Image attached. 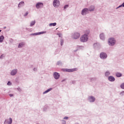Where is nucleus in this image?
<instances>
[{"label": "nucleus", "instance_id": "f257e3e1", "mask_svg": "<svg viewBox=\"0 0 124 124\" xmlns=\"http://www.w3.org/2000/svg\"><path fill=\"white\" fill-rule=\"evenodd\" d=\"M89 11H93V10H94V7L92 6L89 8V10L87 8L84 9L81 13L82 15H86V14H88V13H89Z\"/></svg>", "mask_w": 124, "mask_h": 124}, {"label": "nucleus", "instance_id": "f03ea898", "mask_svg": "<svg viewBox=\"0 0 124 124\" xmlns=\"http://www.w3.org/2000/svg\"><path fill=\"white\" fill-rule=\"evenodd\" d=\"M88 39H89V36L87 34L81 36L80 38L81 42H86V41H88Z\"/></svg>", "mask_w": 124, "mask_h": 124}, {"label": "nucleus", "instance_id": "7ed1b4c3", "mask_svg": "<svg viewBox=\"0 0 124 124\" xmlns=\"http://www.w3.org/2000/svg\"><path fill=\"white\" fill-rule=\"evenodd\" d=\"M108 43L110 46H113V45H114L115 43H116V41L114 38H111L109 39H108Z\"/></svg>", "mask_w": 124, "mask_h": 124}, {"label": "nucleus", "instance_id": "20e7f679", "mask_svg": "<svg viewBox=\"0 0 124 124\" xmlns=\"http://www.w3.org/2000/svg\"><path fill=\"white\" fill-rule=\"evenodd\" d=\"M78 69L77 68L74 69H64L63 71L65 72H73L74 71H77Z\"/></svg>", "mask_w": 124, "mask_h": 124}, {"label": "nucleus", "instance_id": "39448f33", "mask_svg": "<svg viewBox=\"0 0 124 124\" xmlns=\"http://www.w3.org/2000/svg\"><path fill=\"white\" fill-rule=\"evenodd\" d=\"M53 3L54 7H58V6H60V4H61L59 0H54Z\"/></svg>", "mask_w": 124, "mask_h": 124}, {"label": "nucleus", "instance_id": "423d86ee", "mask_svg": "<svg viewBox=\"0 0 124 124\" xmlns=\"http://www.w3.org/2000/svg\"><path fill=\"white\" fill-rule=\"evenodd\" d=\"M100 58L103 59H106L107 58V54L104 52H102L100 54Z\"/></svg>", "mask_w": 124, "mask_h": 124}, {"label": "nucleus", "instance_id": "0eeeda50", "mask_svg": "<svg viewBox=\"0 0 124 124\" xmlns=\"http://www.w3.org/2000/svg\"><path fill=\"white\" fill-rule=\"evenodd\" d=\"M43 3L41 2H38L36 4V7L37 9L42 8L43 7Z\"/></svg>", "mask_w": 124, "mask_h": 124}, {"label": "nucleus", "instance_id": "6e6552de", "mask_svg": "<svg viewBox=\"0 0 124 124\" xmlns=\"http://www.w3.org/2000/svg\"><path fill=\"white\" fill-rule=\"evenodd\" d=\"M73 37L74 39H77L80 37V33L76 32L74 33L73 35Z\"/></svg>", "mask_w": 124, "mask_h": 124}, {"label": "nucleus", "instance_id": "1a4fd4ad", "mask_svg": "<svg viewBox=\"0 0 124 124\" xmlns=\"http://www.w3.org/2000/svg\"><path fill=\"white\" fill-rule=\"evenodd\" d=\"M4 124H12V119L10 118L9 121L6 120L4 123Z\"/></svg>", "mask_w": 124, "mask_h": 124}, {"label": "nucleus", "instance_id": "9d476101", "mask_svg": "<svg viewBox=\"0 0 124 124\" xmlns=\"http://www.w3.org/2000/svg\"><path fill=\"white\" fill-rule=\"evenodd\" d=\"M53 75L55 79H58L60 78V74L57 72L54 73Z\"/></svg>", "mask_w": 124, "mask_h": 124}, {"label": "nucleus", "instance_id": "9b49d317", "mask_svg": "<svg viewBox=\"0 0 124 124\" xmlns=\"http://www.w3.org/2000/svg\"><path fill=\"white\" fill-rule=\"evenodd\" d=\"M89 100L90 102H93L95 100V98L92 96L89 97Z\"/></svg>", "mask_w": 124, "mask_h": 124}, {"label": "nucleus", "instance_id": "f8f14e48", "mask_svg": "<svg viewBox=\"0 0 124 124\" xmlns=\"http://www.w3.org/2000/svg\"><path fill=\"white\" fill-rule=\"evenodd\" d=\"M45 32H46L42 31V32H39L37 33H32V35H38L39 34H42L43 33H45Z\"/></svg>", "mask_w": 124, "mask_h": 124}, {"label": "nucleus", "instance_id": "ddd939ff", "mask_svg": "<svg viewBox=\"0 0 124 124\" xmlns=\"http://www.w3.org/2000/svg\"><path fill=\"white\" fill-rule=\"evenodd\" d=\"M108 80L111 82H114V81H115V78H114V77L110 76L108 77Z\"/></svg>", "mask_w": 124, "mask_h": 124}, {"label": "nucleus", "instance_id": "4468645a", "mask_svg": "<svg viewBox=\"0 0 124 124\" xmlns=\"http://www.w3.org/2000/svg\"><path fill=\"white\" fill-rule=\"evenodd\" d=\"M16 73H17V70H13L11 72V75L13 76L15 75Z\"/></svg>", "mask_w": 124, "mask_h": 124}, {"label": "nucleus", "instance_id": "2eb2a0df", "mask_svg": "<svg viewBox=\"0 0 124 124\" xmlns=\"http://www.w3.org/2000/svg\"><path fill=\"white\" fill-rule=\"evenodd\" d=\"M100 38L102 39V40H104V34L103 33H101L100 34Z\"/></svg>", "mask_w": 124, "mask_h": 124}, {"label": "nucleus", "instance_id": "dca6fc26", "mask_svg": "<svg viewBox=\"0 0 124 124\" xmlns=\"http://www.w3.org/2000/svg\"><path fill=\"white\" fill-rule=\"evenodd\" d=\"M24 45H25V43H24L19 44L18 45V48H22V47L24 46Z\"/></svg>", "mask_w": 124, "mask_h": 124}, {"label": "nucleus", "instance_id": "f3484780", "mask_svg": "<svg viewBox=\"0 0 124 124\" xmlns=\"http://www.w3.org/2000/svg\"><path fill=\"white\" fill-rule=\"evenodd\" d=\"M49 26L50 27H55V26H57V23H50L49 24Z\"/></svg>", "mask_w": 124, "mask_h": 124}, {"label": "nucleus", "instance_id": "a211bd4d", "mask_svg": "<svg viewBox=\"0 0 124 124\" xmlns=\"http://www.w3.org/2000/svg\"><path fill=\"white\" fill-rule=\"evenodd\" d=\"M116 77H122V74L121 73H116Z\"/></svg>", "mask_w": 124, "mask_h": 124}, {"label": "nucleus", "instance_id": "6ab92c4d", "mask_svg": "<svg viewBox=\"0 0 124 124\" xmlns=\"http://www.w3.org/2000/svg\"><path fill=\"white\" fill-rule=\"evenodd\" d=\"M4 39V37L3 36H0V42H2Z\"/></svg>", "mask_w": 124, "mask_h": 124}, {"label": "nucleus", "instance_id": "aec40b11", "mask_svg": "<svg viewBox=\"0 0 124 124\" xmlns=\"http://www.w3.org/2000/svg\"><path fill=\"white\" fill-rule=\"evenodd\" d=\"M50 91H52V88L48 89V90L46 91L45 92H44V93H49V92H50Z\"/></svg>", "mask_w": 124, "mask_h": 124}, {"label": "nucleus", "instance_id": "412c9836", "mask_svg": "<svg viewBox=\"0 0 124 124\" xmlns=\"http://www.w3.org/2000/svg\"><path fill=\"white\" fill-rule=\"evenodd\" d=\"M35 21H32L30 25L31 27H32V26H34V25H35Z\"/></svg>", "mask_w": 124, "mask_h": 124}, {"label": "nucleus", "instance_id": "4be33fe9", "mask_svg": "<svg viewBox=\"0 0 124 124\" xmlns=\"http://www.w3.org/2000/svg\"><path fill=\"white\" fill-rule=\"evenodd\" d=\"M106 76H108V75H110V72H107L105 74Z\"/></svg>", "mask_w": 124, "mask_h": 124}, {"label": "nucleus", "instance_id": "5701e85b", "mask_svg": "<svg viewBox=\"0 0 124 124\" xmlns=\"http://www.w3.org/2000/svg\"><path fill=\"white\" fill-rule=\"evenodd\" d=\"M120 87L121 89H123V90H124V83H123L122 84H121Z\"/></svg>", "mask_w": 124, "mask_h": 124}, {"label": "nucleus", "instance_id": "b1692460", "mask_svg": "<svg viewBox=\"0 0 124 124\" xmlns=\"http://www.w3.org/2000/svg\"><path fill=\"white\" fill-rule=\"evenodd\" d=\"M20 4H24V1H21L20 2L19 4H18V7H20Z\"/></svg>", "mask_w": 124, "mask_h": 124}, {"label": "nucleus", "instance_id": "393cba45", "mask_svg": "<svg viewBox=\"0 0 124 124\" xmlns=\"http://www.w3.org/2000/svg\"><path fill=\"white\" fill-rule=\"evenodd\" d=\"M62 44H63V40H61V46H62Z\"/></svg>", "mask_w": 124, "mask_h": 124}, {"label": "nucleus", "instance_id": "a878e982", "mask_svg": "<svg viewBox=\"0 0 124 124\" xmlns=\"http://www.w3.org/2000/svg\"><path fill=\"white\" fill-rule=\"evenodd\" d=\"M68 119V117H64V120H67Z\"/></svg>", "mask_w": 124, "mask_h": 124}, {"label": "nucleus", "instance_id": "bb28decb", "mask_svg": "<svg viewBox=\"0 0 124 124\" xmlns=\"http://www.w3.org/2000/svg\"><path fill=\"white\" fill-rule=\"evenodd\" d=\"M67 7H68V5H65V6L64 7V9H65V8H67Z\"/></svg>", "mask_w": 124, "mask_h": 124}, {"label": "nucleus", "instance_id": "cd10ccee", "mask_svg": "<svg viewBox=\"0 0 124 124\" xmlns=\"http://www.w3.org/2000/svg\"><path fill=\"white\" fill-rule=\"evenodd\" d=\"M11 84V83H10V81L8 82L7 85H9V86H10V85Z\"/></svg>", "mask_w": 124, "mask_h": 124}, {"label": "nucleus", "instance_id": "c85d7f7f", "mask_svg": "<svg viewBox=\"0 0 124 124\" xmlns=\"http://www.w3.org/2000/svg\"><path fill=\"white\" fill-rule=\"evenodd\" d=\"M29 14V13H26L25 15L24 16H27Z\"/></svg>", "mask_w": 124, "mask_h": 124}, {"label": "nucleus", "instance_id": "c756f323", "mask_svg": "<svg viewBox=\"0 0 124 124\" xmlns=\"http://www.w3.org/2000/svg\"><path fill=\"white\" fill-rule=\"evenodd\" d=\"M10 96H11H11H13V94H10Z\"/></svg>", "mask_w": 124, "mask_h": 124}, {"label": "nucleus", "instance_id": "7c9ffc66", "mask_svg": "<svg viewBox=\"0 0 124 124\" xmlns=\"http://www.w3.org/2000/svg\"><path fill=\"white\" fill-rule=\"evenodd\" d=\"M124 93V92H122L121 93V94H122V93Z\"/></svg>", "mask_w": 124, "mask_h": 124}, {"label": "nucleus", "instance_id": "2f4dec72", "mask_svg": "<svg viewBox=\"0 0 124 124\" xmlns=\"http://www.w3.org/2000/svg\"><path fill=\"white\" fill-rule=\"evenodd\" d=\"M2 57V55H1V56H0V58H1Z\"/></svg>", "mask_w": 124, "mask_h": 124}, {"label": "nucleus", "instance_id": "473e14b6", "mask_svg": "<svg viewBox=\"0 0 124 124\" xmlns=\"http://www.w3.org/2000/svg\"><path fill=\"white\" fill-rule=\"evenodd\" d=\"M0 31H1V30H0Z\"/></svg>", "mask_w": 124, "mask_h": 124}]
</instances>
